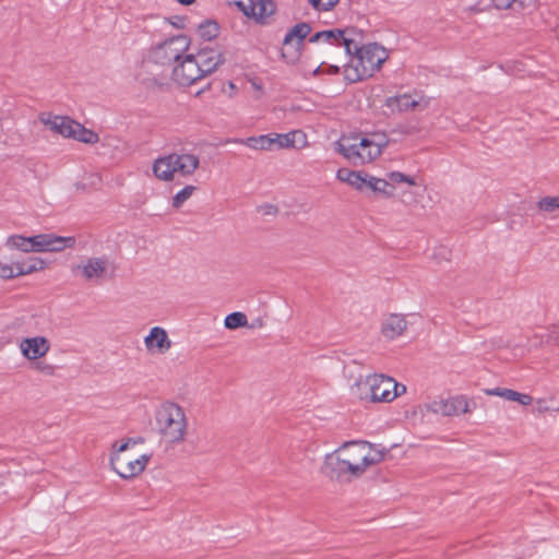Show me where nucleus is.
I'll use <instances>...</instances> for the list:
<instances>
[{"mask_svg": "<svg viewBox=\"0 0 559 559\" xmlns=\"http://www.w3.org/2000/svg\"><path fill=\"white\" fill-rule=\"evenodd\" d=\"M390 139L384 132H366L343 135L335 142V151L354 165L376 162L385 151Z\"/></svg>", "mask_w": 559, "mask_h": 559, "instance_id": "7ed1b4c3", "label": "nucleus"}, {"mask_svg": "<svg viewBox=\"0 0 559 559\" xmlns=\"http://www.w3.org/2000/svg\"><path fill=\"white\" fill-rule=\"evenodd\" d=\"M364 170H355L344 183L358 192Z\"/></svg>", "mask_w": 559, "mask_h": 559, "instance_id": "e433bc0d", "label": "nucleus"}, {"mask_svg": "<svg viewBox=\"0 0 559 559\" xmlns=\"http://www.w3.org/2000/svg\"><path fill=\"white\" fill-rule=\"evenodd\" d=\"M417 177L412 176L402 171L393 170L386 174L384 178V182H386V189L392 190V198L395 194L397 189L402 187H406L401 190V200L405 204H409L416 201L414 191L407 188H416L417 187Z\"/></svg>", "mask_w": 559, "mask_h": 559, "instance_id": "dca6fc26", "label": "nucleus"}, {"mask_svg": "<svg viewBox=\"0 0 559 559\" xmlns=\"http://www.w3.org/2000/svg\"><path fill=\"white\" fill-rule=\"evenodd\" d=\"M537 207L542 212L551 213L559 209V197H544L537 202Z\"/></svg>", "mask_w": 559, "mask_h": 559, "instance_id": "473e14b6", "label": "nucleus"}, {"mask_svg": "<svg viewBox=\"0 0 559 559\" xmlns=\"http://www.w3.org/2000/svg\"><path fill=\"white\" fill-rule=\"evenodd\" d=\"M198 34L203 39L212 40L218 35V25L213 21H205L199 25Z\"/></svg>", "mask_w": 559, "mask_h": 559, "instance_id": "7c9ffc66", "label": "nucleus"}, {"mask_svg": "<svg viewBox=\"0 0 559 559\" xmlns=\"http://www.w3.org/2000/svg\"><path fill=\"white\" fill-rule=\"evenodd\" d=\"M485 394L490 396H499L506 401L515 402L522 406H530L534 399L532 395L521 393L512 389L495 388L485 390Z\"/></svg>", "mask_w": 559, "mask_h": 559, "instance_id": "4be33fe9", "label": "nucleus"}, {"mask_svg": "<svg viewBox=\"0 0 559 559\" xmlns=\"http://www.w3.org/2000/svg\"><path fill=\"white\" fill-rule=\"evenodd\" d=\"M369 190L377 198L391 199L392 190L386 189L384 178H380L364 171L358 192L362 193Z\"/></svg>", "mask_w": 559, "mask_h": 559, "instance_id": "412c9836", "label": "nucleus"}, {"mask_svg": "<svg viewBox=\"0 0 559 559\" xmlns=\"http://www.w3.org/2000/svg\"><path fill=\"white\" fill-rule=\"evenodd\" d=\"M492 5L497 10H508L515 2V0H491Z\"/></svg>", "mask_w": 559, "mask_h": 559, "instance_id": "ea45409f", "label": "nucleus"}, {"mask_svg": "<svg viewBox=\"0 0 559 559\" xmlns=\"http://www.w3.org/2000/svg\"><path fill=\"white\" fill-rule=\"evenodd\" d=\"M307 1L317 11H330L338 3V0H307Z\"/></svg>", "mask_w": 559, "mask_h": 559, "instance_id": "f704fd0d", "label": "nucleus"}, {"mask_svg": "<svg viewBox=\"0 0 559 559\" xmlns=\"http://www.w3.org/2000/svg\"><path fill=\"white\" fill-rule=\"evenodd\" d=\"M428 105L429 98L418 92L389 96L384 100L385 108L392 115L424 110Z\"/></svg>", "mask_w": 559, "mask_h": 559, "instance_id": "2eb2a0df", "label": "nucleus"}, {"mask_svg": "<svg viewBox=\"0 0 559 559\" xmlns=\"http://www.w3.org/2000/svg\"><path fill=\"white\" fill-rule=\"evenodd\" d=\"M251 85H252V87H253L254 90H257V91H259V92H261V91H262V86H261V84H259L257 81H252V82H251Z\"/></svg>", "mask_w": 559, "mask_h": 559, "instance_id": "37998d69", "label": "nucleus"}, {"mask_svg": "<svg viewBox=\"0 0 559 559\" xmlns=\"http://www.w3.org/2000/svg\"><path fill=\"white\" fill-rule=\"evenodd\" d=\"M195 191V187L194 186H186L183 189H181L180 191H178L174 197H173V200H171V204L175 209H179L183 205L185 202H187L193 194V192Z\"/></svg>", "mask_w": 559, "mask_h": 559, "instance_id": "2f4dec72", "label": "nucleus"}, {"mask_svg": "<svg viewBox=\"0 0 559 559\" xmlns=\"http://www.w3.org/2000/svg\"><path fill=\"white\" fill-rule=\"evenodd\" d=\"M154 428L166 445L176 447L185 443L189 433L186 411L176 402H163L154 412Z\"/></svg>", "mask_w": 559, "mask_h": 559, "instance_id": "39448f33", "label": "nucleus"}, {"mask_svg": "<svg viewBox=\"0 0 559 559\" xmlns=\"http://www.w3.org/2000/svg\"><path fill=\"white\" fill-rule=\"evenodd\" d=\"M19 348L26 359L37 360L47 355L50 344L44 336H34L21 340Z\"/></svg>", "mask_w": 559, "mask_h": 559, "instance_id": "aec40b11", "label": "nucleus"}, {"mask_svg": "<svg viewBox=\"0 0 559 559\" xmlns=\"http://www.w3.org/2000/svg\"><path fill=\"white\" fill-rule=\"evenodd\" d=\"M200 166V158L190 153H171L154 160L152 171L160 181H174L177 176H192Z\"/></svg>", "mask_w": 559, "mask_h": 559, "instance_id": "6e6552de", "label": "nucleus"}, {"mask_svg": "<svg viewBox=\"0 0 559 559\" xmlns=\"http://www.w3.org/2000/svg\"><path fill=\"white\" fill-rule=\"evenodd\" d=\"M275 9L272 0H253L251 17L258 23H265L274 14Z\"/></svg>", "mask_w": 559, "mask_h": 559, "instance_id": "5701e85b", "label": "nucleus"}, {"mask_svg": "<svg viewBox=\"0 0 559 559\" xmlns=\"http://www.w3.org/2000/svg\"><path fill=\"white\" fill-rule=\"evenodd\" d=\"M39 121L48 130L66 139H72L85 144H95L99 141L96 132L86 129L69 117L52 116L51 114L44 112L39 116Z\"/></svg>", "mask_w": 559, "mask_h": 559, "instance_id": "9d476101", "label": "nucleus"}, {"mask_svg": "<svg viewBox=\"0 0 559 559\" xmlns=\"http://www.w3.org/2000/svg\"><path fill=\"white\" fill-rule=\"evenodd\" d=\"M194 1L195 0H177V2L185 4V5H190V4L194 3Z\"/></svg>", "mask_w": 559, "mask_h": 559, "instance_id": "c03bdc74", "label": "nucleus"}, {"mask_svg": "<svg viewBox=\"0 0 559 559\" xmlns=\"http://www.w3.org/2000/svg\"><path fill=\"white\" fill-rule=\"evenodd\" d=\"M259 213L266 216H274L278 213V207L272 203H265L259 206Z\"/></svg>", "mask_w": 559, "mask_h": 559, "instance_id": "58836bf2", "label": "nucleus"}, {"mask_svg": "<svg viewBox=\"0 0 559 559\" xmlns=\"http://www.w3.org/2000/svg\"><path fill=\"white\" fill-rule=\"evenodd\" d=\"M189 40L186 36H175L156 46L151 59L155 64H169L177 62L186 55L189 48Z\"/></svg>", "mask_w": 559, "mask_h": 559, "instance_id": "4468645a", "label": "nucleus"}, {"mask_svg": "<svg viewBox=\"0 0 559 559\" xmlns=\"http://www.w3.org/2000/svg\"><path fill=\"white\" fill-rule=\"evenodd\" d=\"M236 5L246 16L251 17L253 0H238Z\"/></svg>", "mask_w": 559, "mask_h": 559, "instance_id": "4c0bfd02", "label": "nucleus"}, {"mask_svg": "<svg viewBox=\"0 0 559 559\" xmlns=\"http://www.w3.org/2000/svg\"><path fill=\"white\" fill-rule=\"evenodd\" d=\"M246 146L257 151H275L288 148H305L308 146V139L304 131L293 130L287 133H270L259 136H250L243 141L237 140Z\"/></svg>", "mask_w": 559, "mask_h": 559, "instance_id": "1a4fd4ad", "label": "nucleus"}, {"mask_svg": "<svg viewBox=\"0 0 559 559\" xmlns=\"http://www.w3.org/2000/svg\"><path fill=\"white\" fill-rule=\"evenodd\" d=\"M385 451L367 441L345 442L335 451L326 454L323 468L331 478L338 481H353L380 464Z\"/></svg>", "mask_w": 559, "mask_h": 559, "instance_id": "f257e3e1", "label": "nucleus"}, {"mask_svg": "<svg viewBox=\"0 0 559 559\" xmlns=\"http://www.w3.org/2000/svg\"><path fill=\"white\" fill-rule=\"evenodd\" d=\"M475 408V400L465 394H454L448 397L436 396L421 405L423 412L443 417L468 415L472 414Z\"/></svg>", "mask_w": 559, "mask_h": 559, "instance_id": "9b49d317", "label": "nucleus"}, {"mask_svg": "<svg viewBox=\"0 0 559 559\" xmlns=\"http://www.w3.org/2000/svg\"><path fill=\"white\" fill-rule=\"evenodd\" d=\"M33 241V236L25 237L22 235H12L7 238L5 246L11 250H19L25 253H29L35 252Z\"/></svg>", "mask_w": 559, "mask_h": 559, "instance_id": "b1692460", "label": "nucleus"}, {"mask_svg": "<svg viewBox=\"0 0 559 559\" xmlns=\"http://www.w3.org/2000/svg\"><path fill=\"white\" fill-rule=\"evenodd\" d=\"M430 259L438 265L448 264L452 261V251L445 246H437L431 250Z\"/></svg>", "mask_w": 559, "mask_h": 559, "instance_id": "cd10ccee", "label": "nucleus"}, {"mask_svg": "<svg viewBox=\"0 0 559 559\" xmlns=\"http://www.w3.org/2000/svg\"><path fill=\"white\" fill-rule=\"evenodd\" d=\"M0 491L1 492H5L4 490V484L0 480Z\"/></svg>", "mask_w": 559, "mask_h": 559, "instance_id": "49530a36", "label": "nucleus"}, {"mask_svg": "<svg viewBox=\"0 0 559 559\" xmlns=\"http://www.w3.org/2000/svg\"><path fill=\"white\" fill-rule=\"evenodd\" d=\"M311 27L307 23H299L293 26L286 34V38L302 45L304 39L309 35Z\"/></svg>", "mask_w": 559, "mask_h": 559, "instance_id": "bb28decb", "label": "nucleus"}, {"mask_svg": "<svg viewBox=\"0 0 559 559\" xmlns=\"http://www.w3.org/2000/svg\"><path fill=\"white\" fill-rule=\"evenodd\" d=\"M225 62L224 52L205 47L193 53H186L171 69V81L188 87L214 73Z\"/></svg>", "mask_w": 559, "mask_h": 559, "instance_id": "f03ea898", "label": "nucleus"}, {"mask_svg": "<svg viewBox=\"0 0 559 559\" xmlns=\"http://www.w3.org/2000/svg\"><path fill=\"white\" fill-rule=\"evenodd\" d=\"M150 78L143 79V84L148 88H156V87H163L166 84V79L164 76H160L158 74L153 73L152 70H150Z\"/></svg>", "mask_w": 559, "mask_h": 559, "instance_id": "c9c22d12", "label": "nucleus"}, {"mask_svg": "<svg viewBox=\"0 0 559 559\" xmlns=\"http://www.w3.org/2000/svg\"><path fill=\"white\" fill-rule=\"evenodd\" d=\"M353 53L344 70L345 78L350 82H357L371 76L388 59L386 50L378 44H368L359 47L356 41V48H353Z\"/></svg>", "mask_w": 559, "mask_h": 559, "instance_id": "0eeeda50", "label": "nucleus"}, {"mask_svg": "<svg viewBox=\"0 0 559 559\" xmlns=\"http://www.w3.org/2000/svg\"><path fill=\"white\" fill-rule=\"evenodd\" d=\"M145 352L151 356L166 355L174 346L166 329L153 326L143 338Z\"/></svg>", "mask_w": 559, "mask_h": 559, "instance_id": "f3484780", "label": "nucleus"}, {"mask_svg": "<svg viewBox=\"0 0 559 559\" xmlns=\"http://www.w3.org/2000/svg\"><path fill=\"white\" fill-rule=\"evenodd\" d=\"M224 325L228 330L247 328L248 326L247 316L242 312H233L225 318Z\"/></svg>", "mask_w": 559, "mask_h": 559, "instance_id": "c85d7f7f", "label": "nucleus"}, {"mask_svg": "<svg viewBox=\"0 0 559 559\" xmlns=\"http://www.w3.org/2000/svg\"><path fill=\"white\" fill-rule=\"evenodd\" d=\"M352 391L360 401L391 403L406 393V386L384 374H369L357 379Z\"/></svg>", "mask_w": 559, "mask_h": 559, "instance_id": "423d86ee", "label": "nucleus"}, {"mask_svg": "<svg viewBox=\"0 0 559 559\" xmlns=\"http://www.w3.org/2000/svg\"><path fill=\"white\" fill-rule=\"evenodd\" d=\"M554 399H538L536 401L537 404V413L538 414H546V413H558L559 406L552 405Z\"/></svg>", "mask_w": 559, "mask_h": 559, "instance_id": "72a5a7b5", "label": "nucleus"}, {"mask_svg": "<svg viewBox=\"0 0 559 559\" xmlns=\"http://www.w3.org/2000/svg\"><path fill=\"white\" fill-rule=\"evenodd\" d=\"M311 43L323 41L336 47H344L347 55H353V48H356V40L348 36V32L341 29L323 31L314 34L310 38Z\"/></svg>", "mask_w": 559, "mask_h": 559, "instance_id": "6ab92c4d", "label": "nucleus"}, {"mask_svg": "<svg viewBox=\"0 0 559 559\" xmlns=\"http://www.w3.org/2000/svg\"><path fill=\"white\" fill-rule=\"evenodd\" d=\"M409 322L407 314L401 311H386L378 325V337L386 344L396 343L408 334Z\"/></svg>", "mask_w": 559, "mask_h": 559, "instance_id": "ddd939ff", "label": "nucleus"}, {"mask_svg": "<svg viewBox=\"0 0 559 559\" xmlns=\"http://www.w3.org/2000/svg\"><path fill=\"white\" fill-rule=\"evenodd\" d=\"M228 86H229L230 90H235L236 88V86H235V84L233 82H229Z\"/></svg>", "mask_w": 559, "mask_h": 559, "instance_id": "de8ad7c7", "label": "nucleus"}, {"mask_svg": "<svg viewBox=\"0 0 559 559\" xmlns=\"http://www.w3.org/2000/svg\"><path fill=\"white\" fill-rule=\"evenodd\" d=\"M262 325H263V321L261 319H258L254 323H252L250 325L248 324L247 328H252L253 329V328H261Z\"/></svg>", "mask_w": 559, "mask_h": 559, "instance_id": "79ce46f5", "label": "nucleus"}, {"mask_svg": "<svg viewBox=\"0 0 559 559\" xmlns=\"http://www.w3.org/2000/svg\"><path fill=\"white\" fill-rule=\"evenodd\" d=\"M301 47L302 45L285 37L283 41L282 57L287 63L293 64L298 61L301 53Z\"/></svg>", "mask_w": 559, "mask_h": 559, "instance_id": "a878e982", "label": "nucleus"}, {"mask_svg": "<svg viewBox=\"0 0 559 559\" xmlns=\"http://www.w3.org/2000/svg\"><path fill=\"white\" fill-rule=\"evenodd\" d=\"M0 277L2 280L20 277L17 261L8 262L0 259Z\"/></svg>", "mask_w": 559, "mask_h": 559, "instance_id": "c756f323", "label": "nucleus"}, {"mask_svg": "<svg viewBox=\"0 0 559 559\" xmlns=\"http://www.w3.org/2000/svg\"><path fill=\"white\" fill-rule=\"evenodd\" d=\"M143 443L141 438H122L111 443L109 463L120 478L131 480L145 471L152 454L140 449Z\"/></svg>", "mask_w": 559, "mask_h": 559, "instance_id": "20e7f679", "label": "nucleus"}, {"mask_svg": "<svg viewBox=\"0 0 559 559\" xmlns=\"http://www.w3.org/2000/svg\"><path fill=\"white\" fill-rule=\"evenodd\" d=\"M112 271L114 264L105 254L83 257L71 265V273L74 277L91 284L104 282Z\"/></svg>", "mask_w": 559, "mask_h": 559, "instance_id": "f8f14e48", "label": "nucleus"}, {"mask_svg": "<svg viewBox=\"0 0 559 559\" xmlns=\"http://www.w3.org/2000/svg\"><path fill=\"white\" fill-rule=\"evenodd\" d=\"M34 237L35 252L59 253L75 246V238L72 236L63 237L55 234H38Z\"/></svg>", "mask_w": 559, "mask_h": 559, "instance_id": "a211bd4d", "label": "nucleus"}, {"mask_svg": "<svg viewBox=\"0 0 559 559\" xmlns=\"http://www.w3.org/2000/svg\"><path fill=\"white\" fill-rule=\"evenodd\" d=\"M469 11H471V12H474V13H480V12H483L481 10H478V9H476V8H473V7H472V8H469Z\"/></svg>", "mask_w": 559, "mask_h": 559, "instance_id": "a18cd8bd", "label": "nucleus"}, {"mask_svg": "<svg viewBox=\"0 0 559 559\" xmlns=\"http://www.w3.org/2000/svg\"><path fill=\"white\" fill-rule=\"evenodd\" d=\"M20 276L28 275L47 267L46 262L38 257H32L23 261H17Z\"/></svg>", "mask_w": 559, "mask_h": 559, "instance_id": "393cba45", "label": "nucleus"}, {"mask_svg": "<svg viewBox=\"0 0 559 559\" xmlns=\"http://www.w3.org/2000/svg\"><path fill=\"white\" fill-rule=\"evenodd\" d=\"M355 170L353 169H349V168H346V167H343V168H340L337 171H336V179L340 180L341 182H345L346 179L354 173Z\"/></svg>", "mask_w": 559, "mask_h": 559, "instance_id": "a19ab883", "label": "nucleus"}]
</instances>
